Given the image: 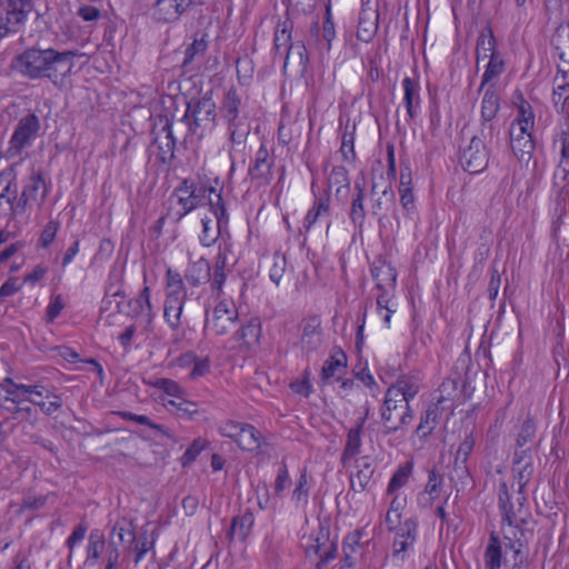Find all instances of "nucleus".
Returning a JSON list of instances; mask_svg holds the SVG:
<instances>
[{
  "instance_id": "f704fd0d",
  "label": "nucleus",
  "mask_w": 569,
  "mask_h": 569,
  "mask_svg": "<svg viewBox=\"0 0 569 569\" xmlns=\"http://www.w3.org/2000/svg\"><path fill=\"white\" fill-rule=\"evenodd\" d=\"M240 106L241 98L238 93V90L232 87L227 91L221 104L222 119L224 121H230L233 119L242 118L243 116H240Z\"/></svg>"
},
{
  "instance_id": "a878e982",
  "label": "nucleus",
  "mask_w": 569,
  "mask_h": 569,
  "mask_svg": "<svg viewBox=\"0 0 569 569\" xmlns=\"http://www.w3.org/2000/svg\"><path fill=\"white\" fill-rule=\"evenodd\" d=\"M184 301L186 297L166 296L163 317L169 327L174 331L180 329Z\"/></svg>"
},
{
  "instance_id": "a18cd8bd",
  "label": "nucleus",
  "mask_w": 569,
  "mask_h": 569,
  "mask_svg": "<svg viewBox=\"0 0 569 569\" xmlns=\"http://www.w3.org/2000/svg\"><path fill=\"white\" fill-rule=\"evenodd\" d=\"M113 537H117L119 543H133L136 541L133 523L126 518L118 520L111 530V539Z\"/></svg>"
},
{
  "instance_id": "e2e57ef3",
  "label": "nucleus",
  "mask_w": 569,
  "mask_h": 569,
  "mask_svg": "<svg viewBox=\"0 0 569 569\" xmlns=\"http://www.w3.org/2000/svg\"><path fill=\"white\" fill-rule=\"evenodd\" d=\"M287 268V258L280 252L272 256V266L269 271V277L272 282L279 284Z\"/></svg>"
},
{
  "instance_id": "c9c22d12",
  "label": "nucleus",
  "mask_w": 569,
  "mask_h": 569,
  "mask_svg": "<svg viewBox=\"0 0 569 569\" xmlns=\"http://www.w3.org/2000/svg\"><path fill=\"white\" fill-rule=\"evenodd\" d=\"M506 70V61L503 59V54L500 53H491L489 57V62L486 66L485 72L481 77V84L479 91L483 89L485 86H489L492 83L491 81L502 74Z\"/></svg>"
},
{
  "instance_id": "09e8293b",
  "label": "nucleus",
  "mask_w": 569,
  "mask_h": 569,
  "mask_svg": "<svg viewBox=\"0 0 569 569\" xmlns=\"http://www.w3.org/2000/svg\"><path fill=\"white\" fill-rule=\"evenodd\" d=\"M569 177V147L560 148V159L553 173L555 186L563 189Z\"/></svg>"
},
{
  "instance_id": "7ed1b4c3",
  "label": "nucleus",
  "mask_w": 569,
  "mask_h": 569,
  "mask_svg": "<svg viewBox=\"0 0 569 569\" xmlns=\"http://www.w3.org/2000/svg\"><path fill=\"white\" fill-rule=\"evenodd\" d=\"M207 193L218 227L221 228L223 223H227L226 208L221 194L217 193L213 188L199 186L189 179H183L172 192L171 197L177 198V202L180 206V209L174 212V221H180L189 212L203 206L206 203Z\"/></svg>"
},
{
  "instance_id": "4be33fe9",
  "label": "nucleus",
  "mask_w": 569,
  "mask_h": 569,
  "mask_svg": "<svg viewBox=\"0 0 569 569\" xmlns=\"http://www.w3.org/2000/svg\"><path fill=\"white\" fill-rule=\"evenodd\" d=\"M402 88L403 104L406 107L409 119L413 120L417 117L421 104L419 81L406 77L402 80Z\"/></svg>"
},
{
  "instance_id": "423d86ee",
  "label": "nucleus",
  "mask_w": 569,
  "mask_h": 569,
  "mask_svg": "<svg viewBox=\"0 0 569 569\" xmlns=\"http://www.w3.org/2000/svg\"><path fill=\"white\" fill-rule=\"evenodd\" d=\"M392 392L386 391L380 417L385 433H395L413 420V412L407 401L400 400Z\"/></svg>"
},
{
  "instance_id": "3c124183",
  "label": "nucleus",
  "mask_w": 569,
  "mask_h": 569,
  "mask_svg": "<svg viewBox=\"0 0 569 569\" xmlns=\"http://www.w3.org/2000/svg\"><path fill=\"white\" fill-rule=\"evenodd\" d=\"M207 48L208 42L203 38H196L192 43L186 48L181 67L186 70H189L191 63L197 59V57L203 56L207 51Z\"/></svg>"
},
{
  "instance_id": "5fc2aeb1",
  "label": "nucleus",
  "mask_w": 569,
  "mask_h": 569,
  "mask_svg": "<svg viewBox=\"0 0 569 569\" xmlns=\"http://www.w3.org/2000/svg\"><path fill=\"white\" fill-rule=\"evenodd\" d=\"M2 408L6 409L7 411L11 412L12 419H14V420L27 421L31 426H34L38 422V419H39L38 411L30 406L22 407L20 405H17V406H4Z\"/></svg>"
},
{
  "instance_id": "4c0bfd02",
  "label": "nucleus",
  "mask_w": 569,
  "mask_h": 569,
  "mask_svg": "<svg viewBox=\"0 0 569 569\" xmlns=\"http://www.w3.org/2000/svg\"><path fill=\"white\" fill-rule=\"evenodd\" d=\"M164 406L179 418L194 419L199 413L198 403L187 400L184 396L169 400L164 403Z\"/></svg>"
},
{
  "instance_id": "f8f14e48",
  "label": "nucleus",
  "mask_w": 569,
  "mask_h": 569,
  "mask_svg": "<svg viewBox=\"0 0 569 569\" xmlns=\"http://www.w3.org/2000/svg\"><path fill=\"white\" fill-rule=\"evenodd\" d=\"M379 12L372 8L369 1L362 0V8L359 12L357 38L366 43L372 41L378 31Z\"/></svg>"
},
{
  "instance_id": "13d9d810",
  "label": "nucleus",
  "mask_w": 569,
  "mask_h": 569,
  "mask_svg": "<svg viewBox=\"0 0 569 569\" xmlns=\"http://www.w3.org/2000/svg\"><path fill=\"white\" fill-rule=\"evenodd\" d=\"M355 129L356 128L352 127V130L349 131L347 126L341 138L340 152L342 159L347 162H355L357 158L355 151Z\"/></svg>"
},
{
  "instance_id": "c756f323",
  "label": "nucleus",
  "mask_w": 569,
  "mask_h": 569,
  "mask_svg": "<svg viewBox=\"0 0 569 569\" xmlns=\"http://www.w3.org/2000/svg\"><path fill=\"white\" fill-rule=\"evenodd\" d=\"M445 410L435 403H431L428 409L421 415L420 422L416 429V433L420 438H427L438 426Z\"/></svg>"
},
{
  "instance_id": "a19ab883",
  "label": "nucleus",
  "mask_w": 569,
  "mask_h": 569,
  "mask_svg": "<svg viewBox=\"0 0 569 569\" xmlns=\"http://www.w3.org/2000/svg\"><path fill=\"white\" fill-rule=\"evenodd\" d=\"M330 211V199L329 197L316 198L312 207L308 210L305 220L303 228L309 231L312 226L325 216H328Z\"/></svg>"
},
{
  "instance_id": "1a4fd4ad",
  "label": "nucleus",
  "mask_w": 569,
  "mask_h": 569,
  "mask_svg": "<svg viewBox=\"0 0 569 569\" xmlns=\"http://www.w3.org/2000/svg\"><path fill=\"white\" fill-rule=\"evenodd\" d=\"M418 520L415 517L407 518L402 525L391 532L395 533L392 541V555L395 558L405 560L408 552L413 549L418 538Z\"/></svg>"
},
{
  "instance_id": "4d7b16f0",
  "label": "nucleus",
  "mask_w": 569,
  "mask_h": 569,
  "mask_svg": "<svg viewBox=\"0 0 569 569\" xmlns=\"http://www.w3.org/2000/svg\"><path fill=\"white\" fill-rule=\"evenodd\" d=\"M104 545L103 535L99 530L91 531L87 546V559L98 560L103 551Z\"/></svg>"
},
{
  "instance_id": "864d4df0",
  "label": "nucleus",
  "mask_w": 569,
  "mask_h": 569,
  "mask_svg": "<svg viewBox=\"0 0 569 569\" xmlns=\"http://www.w3.org/2000/svg\"><path fill=\"white\" fill-rule=\"evenodd\" d=\"M167 295L169 297H187L186 287L181 274L168 269L166 272Z\"/></svg>"
},
{
  "instance_id": "9d476101",
  "label": "nucleus",
  "mask_w": 569,
  "mask_h": 569,
  "mask_svg": "<svg viewBox=\"0 0 569 569\" xmlns=\"http://www.w3.org/2000/svg\"><path fill=\"white\" fill-rule=\"evenodd\" d=\"M40 130V120L36 113H28L22 117L9 141V151L20 154L21 151L28 147L38 134Z\"/></svg>"
},
{
  "instance_id": "39448f33",
  "label": "nucleus",
  "mask_w": 569,
  "mask_h": 569,
  "mask_svg": "<svg viewBox=\"0 0 569 569\" xmlns=\"http://www.w3.org/2000/svg\"><path fill=\"white\" fill-rule=\"evenodd\" d=\"M216 102L208 94L189 101L181 118V121L188 127V133L202 137L206 131L211 130L216 124Z\"/></svg>"
},
{
  "instance_id": "0eeeda50",
  "label": "nucleus",
  "mask_w": 569,
  "mask_h": 569,
  "mask_svg": "<svg viewBox=\"0 0 569 569\" xmlns=\"http://www.w3.org/2000/svg\"><path fill=\"white\" fill-rule=\"evenodd\" d=\"M238 318V309L232 301H220L211 315L206 312L204 331L213 336L228 335L236 328Z\"/></svg>"
},
{
  "instance_id": "b1692460",
  "label": "nucleus",
  "mask_w": 569,
  "mask_h": 569,
  "mask_svg": "<svg viewBox=\"0 0 569 569\" xmlns=\"http://www.w3.org/2000/svg\"><path fill=\"white\" fill-rule=\"evenodd\" d=\"M253 523L254 516L250 509H246L242 515L233 517L227 532L228 540L232 541L238 536L241 541H244L249 537Z\"/></svg>"
},
{
  "instance_id": "680f3d73",
  "label": "nucleus",
  "mask_w": 569,
  "mask_h": 569,
  "mask_svg": "<svg viewBox=\"0 0 569 569\" xmlns=\"http://www.w3.org/2000/svg\"><path fill=\"white\" fill-rule=\"evenodd\" d=\"M321 36H322V39L325 41L322 48L327 52H329L331 50L332 40L336 37V30H335V24H333V21H332V14H331L330 6L326 7V18H325V21L322 23Z\"/></svg>"
},
{
  "instance_id": "ddd939ff",
  "label": "nucleus",
  "mask_w": 569,
  "mask_h": 569,
  "mask_svg": "<svg viewBox=\"0 0 569 569\" xmlns=\"http://www.w3.org/2000/svg\"><path fill=\"white\" fill-rule=\"evenodd\" d=\"M192 3L193 0H157L153 6V17L160 22H174Z\"/></svg>"
},
{
  "instance_id": "2f4dec72",
  "label": "nucleus",
  "mask_w": 569,
  "mask_h": 569,
  "mask_svg": "<svg viewBox=\"0 0 569 569\" xmlns=\"http://www.w3.org/2000/svg\"><path fill=\"white\" fill-rule=\"evenodd\" d=\"M459 382L455 379H445L440 385L438 391L439 397L435 405L439 406L441 410H449L450 413L453 411L455 399L458 395Z\"/></svg>"
},
{
  "instance_id": "0e129e2a",
  "label": "nucleus",
  "mask_w": 569,
  "mask_h": 569,
  "mask_svg": "<svg viewBox=\"0 0 569 569\" xmlns=\"http://www.w3.org/2000/svg\"><path fill=\"white\" fill-rule=\"evenodd\" d=\"M208 446V442L201 438H197L190 445V447L184 451V453L180 458V462L183 467L192 463L197 457Z\"/></svg>"
},
{
  "instance_id": "473e14b6",
  "label": "nucleus",
  "mask_w": 569,
  "mask_h": 569,
  "mask_svg": "<svg viewBox=\"0 0 569 569\" xmlns=\"http://www.w3.org/2000/svg\"><path fill=\"white\" fill-rule=\"evenodd\" d=\"M261 336L260 320L254 318L241 323L234 333V339L242 342L247 347H251L259 342Z\"/></svg>"
},
{
  "instance_id": "8fccbe9b",
  "label": "nucleus",
  "mask_w": 569,
  "mask_h": 569,
  "mask_svg": "<svg viewBox=\"0 0 569 569\" xmlns=\"http://www.w3.org/2000/svg\"><path fill=\"white\" fill-rule=\"evenodd\" d=\"M537 426L532 417L528 416L522 422L520 430L516 438L517 448H525L532 443L536 438Z\"/></svg>"
},
{
  "instance_id": "de8ad7c7",
  "label": "nucleus",
  "mask_w": 569,
  "mask_h": 569,
  "mask_svg": "<svg viewBox=\"0 0 569 569\" xmlns=\"http://www.w3.org/2000/svg\"><path fill=\"white\" fill-rule=\"evenodd\" d=\"M143 382L150 387H154L164 391L167 395L174 397L176 399L180 396H186V390L174 380L168 378H154L151 380H143Z\"/></svg>"
},
{
  "instance_id": "aec40b11",
  "label": "nucleus",
  "mask_w": 569,
  "mask_h": 569,
  "mask_svg": "<svg viewBox=\"0 0 569 569\" xmlns=\"http://www.w3.org/2000/svg\"><path fill=\"white\" fill-rule=\"evenodd\" d=\"M321 321L319 317L312 316L302 325V335L300 346L303 352L310 353L316 351L321 345Z\"/></svg>"
},
{
  "instance_id": "774afa93",
  "label": "nucleus",
  "mask_w": 569,
  "mask_h": 569,
  "mask_svg": "<svg viewBox=\"0 0 569 569\" xmlns=\"http://www.w3.org/2000/svg\"><path fill=\"white\" fill-rule=\"evenodd\" d=\"M60 223L56 220H50L43 228L40 238L39 246L42 248L49 247L56 238L59 230Z\"/></svg>"
},
{
  "instance_id": "2eb2a0df",
  "label": "nucleus",
  "mask_w": 569,
  "mask_h": 569,
  "mask_svg": "<svg viewBox=\"0 0 569 569\" xmlns=\"http://www.w3.org/2000/svg\"><path fill=\"white\" fill-rule=\"evenodd\" d=\"M162 132H164V137L162 139L157 137L152 144L157 147L156 157L158 162L170 166L174 158L177 139L173 136L172 122L168 118H166L164 124L162 126Z\"/></svg>"
},
{
  "instance_id": "9b49d317",
  "label": "nucleus",
  "mask_w": 569,
  "mask_h": 569,
  "mask_svg": "<svg viewBox=\"0 0 569 569\" xmlns=\"http://www.w3.org/2000/svg\"><path fill=\"white\" fill-rule=\"evenodd\" d=\"M3 20L6 31H0V37L7 36L9 32L16 31V28L23 23L28 14L34 8V0H8Z\"/></svg>"
},
{
  "instance_id": "412c9836",
  "label": "nucleus",
  "mask_w": 569,
  "mask_h": 569,
  "mask_svg": "<svg viewBox=\"0 0 569 569\" xmlns=\"http://www.w3.org/2000/svg\"><path fill=\"white\" fill-rule=\"evenodd\" d=\"M420 390V380L416 375H403L391 385L387 391L397 395L396 397L400 400L410 401L417 396Z\"/></svg>"
},
{
  "instance_id": "dca6fc26",
  "label": "nucleus",
  "mask_w": 569,
  "mask_h": 569,
  "mask_svg": "<svg viewBox=\"0 0 569 569\" xmlns=\"http://www.w3.org/2000/svg\"><path fill=\"white\" fill-rule=\"evenodd\" d=\"M273 160L269 156V151L264 143L258 149L253 163L249 167L248 176L251 180H257L260 183H269L271 180V169Z\"/></svg>"
},
{
  "instance_id": "f257e3e1",
  "label": "nucleus",
  "mask_w": 569,
  "mask_h": 569,
  "mask_svg": "<svg viewBox=\"0 0 569 569\" xmlns=\"http://www.w3.org/2000/svg\"><path fill=\"white\" fill-rule=\"evenodd\" d=\"M76 51L30 47L12 60V69L30 80L48 79L58 89L69 82Z\"/></svg>"
},
{
  "instance_id": "72a5a7b5",
  "label": "nucleus",
  "mask_w": 569,
  "mask_h": 569,
  "mask_svg": "<svg viewBox=\"0 0 569 569\" xmlns=\"http://www.w3.org/2000/svg\"><path fill=\"white\" fill-rule=\"evenodd\" d=\"M497 39L493 34V31L490 27H487L482 30L477 39L476 43V57L477 62L480 60H485L490 57L491 53H500V51L496 50Z\"/></svg>"
},
{
  "instance_id": "f03ea898",
  "label": "nucleus",
  "mask_w": 569,
  "mask_h": 569,
  "mask_svg": "<svg viewBox=\"0 0 569 569\" xmlns=\"http://www.w3.org/2000/svg\"><path fill=\"white\" fill-rule=\"evenodd\" d=\"M531 537L525 536L521 531V536L517 532H512V536L505 532L501 538L492 531L483 553L485 568L501 569L503 565L505 569H530V561L523 548Z\"/></svg>"
},
{
  "instance_id": "79ce46f5",
  "label": "nucleus",
  "mask_w": 569,
  "mask_h": 569,
  "mask_svg": "<svg viewBox=\"0 0 569 569\" xmlns=\"http://www.w3.org/2000/svg\"><path fill=\"white\" fill-rule=\"evenodd\" d=\"M412 469H413L412 461H407L403 465H400L397 468V470L395 471V473L392 475V477L388 483L386 493L387 495L399 493L398 492L399 489H401L402 487H405L408 483L409 478L412 475Z\"/></svg>"
},
{
  "instance_id": "49530a36",
  "label": "nucleus",
  "mask_w": 569,
  "mask_h": 569,
  "mask_svg": "<svg viewBox=\"0 0 569 569\" xmlns=\"http://www.w3.org/2000/svg\"><path fill=\"white\" fill-rule=\"evenodd\" d=\"M536 148L533 136L526 138L525 140L516 139V142H511V150L519 162L528 163L532 158Z\"/></svg>"
},
{
  "instance_id": "a211bd4d",
  "label": "nucleus",
  "mask_w": 569,
  "mask_h": 569,
  "mask_svg": "<svg viewBox=\"0 0 569 569\" xmlns=\"http://www.w3.org/2000/svg\"><path fill=\"white\" fill-rule=\"evenodd\" d=\"M229 136V153L242 152L251 127L246 117L226 121Z\"/></svg>"
},
{
  "instance_id": "4468645a",
  "label": "nucleus",
  "mask_w": 569,
  "mask_h": 569,
  "mask_svg": "<svg viewBox=\"0 0 569 569\" xmlns=\"http://www.w3.org/2000/svg\"><path fill=\"white\" fill-rule=\"evenodd\" d=\"M355 194L351 200L349 218L356 230L361 231L366 221L365 197H366V180L363 174H360L355 180Z\"/></svg>"
},
{
  "instance_id": "bf43d9fd",
  "label": "nucleus",
  "mask_w": 569,
  "mask_h": 569,
  "mask_svg": "<svg viewBox=\"0 0 569 569\" xmlns=\"http://www.w3.org/2000/svg\"><path fill=\"white\" fill-rule=\"evenodd\" d=\"M131 306H132V311L137 316H144V317H148V318L151 317L152 306H151V302H150V289H149V287H144L142 289V291L140 292L139 297L131 302Z\"/></svg>"
},
{
  "instance_id": "c85d7f7f",
  "label": "nucleus",
  "mask_w": 569,
  "mask_h": 569,
  "mask_svg": "<svg viewBox=\"0 0 569 569\" xmlns=\"http://www.w3.org/2000/svg\"><path fill=\"white\" fill-rule=\"evenodd\" d=\"M363 429V419H358L356 427L348 431L346 445L341 455V462L345 465L350 459L355 458L359 452L362 445L361 432Z\"/></svg>"
},
{
  "instance_id": "6e6552de",
  "label": "nucleus",
  "mask_w": 569,
  "mask_h": 569,
  "mask_svg": "<svg viewBox=\"0 0 569 569\" xmlns=\"http://www.w3.org/2000/svg\"><path fill=\"white\" fill-rule=\"evenodd\" d=\"M462 169L470 174L482 172L489 163V151L483 141L475 136L462 149L459 158Z\"/></svg>"
},
{
  "instance_id": "5701e85b",
  "label": "nucleus",
  "mask_w": 569,
  "mask_h": 569,
  "mask_svg": "<svg viewBox=\"0 0 569 569\" xmlns=\"http://www.w3.org/2000/svg\"><path fill=\"white\" fill-rule=\"evenodd\" d=\"M371 274L376 281V288L379 291L393 293L397 282V271L390 263L382 262L379 266H373L371 268Z\"/></svg>"
},
{
  "instance_id": "cd10ccee",
  "label": "nucleus",
  "mask_w": 569,
  "mask_h": 569,
  "mask_svg": "<svg viewBox=\"0 0 569 569\" xmlns=\"http://www.w3.org/2000/svg\"><path fill=\"white\" fill-rule=\"evenodd\" d=\"M500 110V98L495 83H490L481 100V119L483 122H490L496 118Z\"/></svg>"
},
{
  "instance_id": "f3484780",
  "label": "nucleus",
  "mask_w": 569,
  "mask_h": 569,
  "mask_svg": "<svg viewBox=\"0 0 569 569\" xmlns=\"http://www.w3.org/2000/svg\"><path fill=\"white\" fill-rule=\"evenodd\" d=\"M4 388L1 389L6 391V396L2 395V402L4 406H17L20 405L23 400L20 398V393H36L37 397H43V392L46 388L42 385H23L16 383L12 379L7 378L3 382Z\"/></svg>"
},
{
  "instance_id": "338daca9",
  "label": "nucleus",
  "mask_w": 569,
  "mask_h": 569,
  "mask_svg": "<svg viewBox=\"0 0 569 569\" xmlns=\"http://www.w3.org/2000/svg\"><path fill=\"white\" fill-rule=\"evenodd\" d=\"M513 472L518 483L517 492H525V488L528 485L533 472L532 462L526 461L521 467H513Z\"/></svg>"
},
{
  "instance_id": "603ef678",
  "label": "nucleus",
  "mask_w": 569,
  "mask_h": 569,
  "mask_svg": "<svg viewBox=\"0 0 569 569\" xmlns=\"http://www.w3.org/2000/svg\"><path fill=\"white\" fill-rule=\"evenodd\" d=\"M41 188L43 189L42 199H46L49 193V188L44 181L42 171H36L30 176V181L23 187L22 191H24V196L28 194L31 200H36L37 193Z\"/></svg>"
},
{
  "instance_id": "69168bd1",
  "label": "nucleus",
  "mask_w": 569,
  "mask_h": 569,
  "mask_svg": "<svg viewBox=\"0 0 569 569\" xmlns=\"http://www.w3.org/2000/svg\"><path fill=\"white\" fill-rule=\"evenodd\" d=\"M313 543L307 547L306 552L308 556L315 555L320 557L323 548L329 541V532L325 528H320L316 536H311Z\"/></svg>"
},
{
  "instance_id": "58836bf2",
  "label": "nucleus",
  "mask_w": 569,
  "mask_h": 569,
  "mask_svg": "<svg viewBox=\"0 0 569 569\" xmlns=\"http://www.w3.org/2000/svg\"><path fill=\"white\" fill-rule=\"evenodd\" d=\"M358 468L357 473L350 479V486L353 491L361 492L367 488L372 479L375 467L367 458H362Z\"/></svg>"
},
{
  "instance_id": "7c9ffc66",
  "label": "nucleus",
  "mask_w": 569,
  "mask_h": 569,
  "mask_svg": "<svg viewBox=\"0 0 569 569\" xmlns=\"http://www.w3.org/2000/svg\"><path fill=\"white\" fill-rule=\"evenodd\" d=\"M442 483L443 476L438 473L435 469H431L428 473V481L426 483L425 491L418 497V503L421 507H428L431 505V501L439 497Z\"/></svg>"
},
{
  "instance_id": "ea45409f",
  "label": "nucleus",
  "mask_w": 569,
  "mask_h": 569,
  "mask_svg": "<svg viewBox=\"0 0 569 569\" xmlns=\"http://www.w3.org/2000/svg\"><path fill=\"white\" fill-rule=\"evenodd\" d=\"M284 56V67L291 60L296 63L301 71H306L309 64V56L307 52V48L302 41L292 42L283 52Z\"/></svg>"
},
{
  "instance_id": "6ab92c4d",
  "label": "nucleus",
  "mask_w": 569,
  "mask_h": 569,
  "mask_svg": "<svg viewBox=\"0 0 569 569\" xmlns=\"http://www.w3.org/2000/svg\"><path fill=\"white\" fill-rule=\"evenodd\" d=\"M189 263L184 270V279L191 287H200L211 280V267L207 259L200 257L192 260L191 253L188 252Z\"/></svg>"
},
{
  "instance_id": "052dcab7",
  "label": "nucleus",
  "mask_w": 569,
  "mask_h": 569,
  "mask_svg": "<svg viewBox=\"0 0 569 569\" xmlns=\"http://www.w3.org/2000/svg\"><path fill=\"white\" fill-rule=\"evenodd\" d=\"M516 117L511 123L521 126V129L535 128L536 113L530 103L516 109Z\"/></svg>"
},
{
  "instance_id": "c03bdc74",
  "label": "nucleus",
  "mask_w": 569,
  "mask_h": 569,
  "mask_svg": "<svg viewBox=\"0 0 569 569\" xmlns=\"http://www.w3.org/2000/svg\"><path fill=\"white\" fill-rule=\"evenodd\" d=\"M263 437L260 431L252 425L248 423L244 428L242 438L239 439L238 447L241 450L254 451L261 448Z\"/></svg>"
},
{
  "instance_id": "393cba45",
  "label": "nucleus",
  "mask_w": 569,
  "mask_h": 569,
  "mask_svg": "<svg viewBox=\"0 0 569 569\" xmlns=\"http://www.w3.org/2000/svg\"><path fill=\"white\" fill-rule=\"evenodd\" d=\"M558 73L561 74L562 82L557 84L552 90L551 101L557 112L568 117L569 116V82L567 81L568 72L559 69Z\"/></svg>"
},
{
  "instance_id": "6e6d98bb",
  "label": "nucleus",
  "mask_w": 569,
  "mask_h": 569,
  "mask_svg": "<svg viewBox=\"0 0 569 569\" xmlns=\"http://www.w3.org/2000/svg\"><path fill=\"white\" fill-rule=\"evenodd\" d=\"M308 477L307 470L303 469L300 472L299 479L297 480L296 488L292 491L291 500L296 506L305 507L308 505L309 488L307 487Z\"/></svg>"
},
{
  "instance_id": "bb28decb",
  "label": "nucleus",
  "mask_w": 569,
  "mask_h": 569,
  "mask_svg": "<svg viewBox=\"0 0 569 569\" xmlns=\"http://www.w3.org/2000/svg\"><path fill=\"white\" fill-rule=\"evenodd\" d=\"M347 369V356L340 349L333 350L332 355L325 361L321 370V379L329 380L336 376L340 377Z\"/></svg>"
},
{
  "instance_id": "20e7f679",
  "label": "nucleus",
  "mask_w": 569,
  "mask_h": 569,
  "mask_svg": "<svg viewBox=\"0 0 569 569\" xmlns=\"http://www.w3.org/2000/svg\"><path fill=\"white\" fill-rule=\"evenodd\" d=\"M528 498L526 492H517L516 500L513 501L512 495L509 492L506 482H501L498 492V507L501 512V523L507 525L511 532H517L521 536V531L525 536H532V530L527 529L529 523L530 512L526 507Z\"/></svg>"
},
{
  "instance_id": "e433bc0d",
  "label": "nucleus",
  "mask_w": 569,
  "mask_h": 569,
  "mask_svg": "<svg viewBox=\"0 0 569 569\" xmlns=\"http://www.w3.org/2000/svg\"><path fill=\"white\" fill-rule=\"evenodd\" d=\"M292 29L293 22L288 18L277 24L273 47L278 54L282 56V52L292 43Z\"/></svg>"
},
{
  "instance_id": "37998d69",
  "label": "nucleus",
  "mask_w": 569,
  "mask_h": 569,
  "mask_svg": "<svg viewBox=\"0 0 569 569\" xmlns=\"http://www.w3.org/2000/svg\"><path fill=\"white\" fill-rule=\"evenodd\" d=\"M328 183L330 188L337 187V196H339L341 192L347 194L350 189L349 174L347 169L342 166L333 167L329 173Z\"/></svg>"
}]
</instances>
